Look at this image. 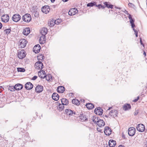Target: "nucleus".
<instances>
[{"mask_svg":"<svg viewBox=\"0 0 147 147\" xmlns=\"http://www.w3.org/2000/svg\"><path fill=\"white\" fill-rule=\"evenodd\" d=\"M22 20L25 22H30L31 19V15L28 13L25 14L22 17Z\"/></svg>","mask_w":147,"mask_h":147,"instance_id":"nucleus-1","label":"nucleus"},{"mask_svg":"<svg viewBox=\"0 0 147 147\" xmlns=\"http://www.w3.org/2000/svg\"><path fill=\"white\" fill-rule=\"evenodd\" d=\"M136 129L133 127L129 128L128 129V134L130 136H133L135 134Z\"/></svg>","mask_w":147,"mask_h":147,"instance_id":"nucleus-2","label":"nucleus"},{"mask_svg":"<svg viewBox=\"0 0 147 147\" xmlns=\"http://www.w3.org/2000/svg\"><path fill=\"white\" fill-rule=\"evenodd\" d=\"M145 126L142 124H138L136 127V129L138 131L142 132L144 131L145 130Z\"/></svg>","mask_w":147,"mask_h":147,"instance_id":"nucleus-3","label":"nucleus"},{"mask_svg":"<svg viewBox=\"0 0 147 147\" xmlns=\"http://www.w3.org/2000/svg\"><path fill=\"white\" fill-rule=\"evenodd\" d=\"M19 46L22 48L25 47L27 43V41L24 39H23L20 40L19 41Z\"/></svg>","mask_w":147,"mask_h":147,"instance_id":"nucleus-4","label":"nucleus"},{"mask_svg":"<svg viewBox=\"0 0 147 147\" xmlns=\"http://www.w3.org/2000/svg\"><path fill=\"white\" fill-rule=\"evenodd\" d=\"M21 17L18 14H14L12 16V20L15 22H18L21 19Z\"/></svg>","mask_w":147,"mask_h":147,"instance_id":"nucleus-5","label":"nucleus"},{"mask_svg":"<svg viewBox=\"0 0 147 147\" xmlns=\"http://www.w3.org/2000/svg\"><path fill=\"white\" fill-rule=\"evenodd\" d=\"M25 51L24 50L20 51L18 54V57L20 59H22L26 56Z\"/></svg>","mask_w":147,"mask_h":147,"instance_id":"nucleus-6","label":"nucleus"},{"mask_svg":"<svg viewBox=\"0 0 147 147\" xmlns=\"http://www.w3.org/2000/svg\"><path fill=\"white\" fill-rule=\"evenodd\" d=\"M35 66V68L38 69H42L43 67V64L40 61H38L36 63Z\"/></svg>","mask_w":147,"mask_h":147,"instance_id":"nucleus-7","label":"nucleus"},{"mask_svg":"<svg viewBox=\"0 0 147 147\" xmlns=\"http://www.w3.org/2000/svg\"><path fill=\"white\" fill-rule=\"evenodd\" d=\"M1 20L3 22H7L9 20V16L7 14L3 15L1 17Z\"/></svg>","mask_w":147,"mask_h":147,"instance_id":"nucleus-8","label":"nucleus"},{"mask_svg":"<svg viewBox=\"0 0 147 147\" xmlns=\"http://www.w3.org/2000/svg\"><path fill=\"white\" fill-rule=\"evenodd\" d=\"M111 128L108 127H105L104 132L105 134L107 136H109L111 134Z\"/></svg>","mask_w":147,"mask_h":147,"instance_id":"nucleus-9","label":"nucleus"},{"mask_svg":"<svg viewBox=\"0 0 147 147\" xmlns=\"http://www.w3.org/2000/svg\"><path fill=\"white\" fill-rule=\"evenodd\" d=\"M41 48L39 45H37L33 47V51L36 53H38L40 51Z\"/></svg>","mask_w":147,"mask_h":147,"instance_id":"nucleus-10","label":"nucleus"},{"mask_svg":"<svg viewBox=\"0 0 147 147\" xmlns=\"http://www.w3.org/2000/svg\"><path fill=\"white\" fill-rule=\"evenodd\" d=\"M49 6L48 5L43 7L42 8V11L44 13H47L50 11Z\"/></svg>","mask_w":147,"mask_h":147,"instance_id":"nucleus-11","label":"nucleus"},{"mask_svg":"<svg viewBox=\"0 0 147 147\" xmlns=\"http://www.w3.org/2000/svg\"><path fill=\"white\" fill-rule=\"evenodd\" d=\"M33 86V84L30 82H27L25 84V88L27 90H30L32 89Z\"/></svg>","mask_w":147,"mask_h":147,"instance_id":"nucleus-12","label":"nucleus"},{"mask_svg":"<svg viewBox=\"0 0 147 147\" xmlns=\"http://www.w3.org/2000/svg\"><path fill=\"white\" fill-rule=\"evenodd\" d=\"M103 110L100 107L96 108L94 110L95 113L97 115H101L102 113Z\"/></svg>","mask_w":147,"mask_h":147,"instance_id":"nucleus-13","label":"nucleus"},{"mask_svg":"<svg viewBox=\"0 0 147 147\" xmlns=\"http://www.w3.org/2000/svg\"><path fill=\"white\" fill-rule=\"evenodd\" d=\"M117 110H112L109 113V115L111 116H113V117H115L117 116Z\"/></svg>","mask_w":147,"mask_h":147,"instance_id":"nucleus-14","label":"nucleus"},{"mask_svg":"<svg viewBox=\"0 0 147 147\" xmlns=\"http://www.w3.org/2000/svg\"><path fill=\"white\" fill-rule=\"evenodd\" d=\"M38 75L40 78H44L46 76V73L45 71L42 70L38 72Z\"/></svg>","mask_w":147,"mask_h":147,"instance_id":"nucleus-15","label":"nucleus"},{"mask_svg":"<svg viewBox=\"0 0 147 147\" xmlns=\"http://www.w3.org/2000/svg\"><path fill=\"white\" fill-rule=\"evenodd\" d=\"M96 124L99 127H101L105 125V123L103 120L99 119Z\"/></svg>","mask_w":147,"mask_h":147,"instance_id":"nucleus-16","label":"nucleus"},{"mask_svg":"<svg viewBox=\"0 0 147 147\" xmlns=\"http://www.w3.org/2000/svg\"><path fill=\"white\" fill-rule=\"evenodd\" d=\"M43 89V86L38 85L36 87L35 91L38 93H40L42 91Z\"/></svg>","mask_w":147,"mask_h":147,"instance_id":"nucleus-17","label":"nucleus"},{"mask_svg":"<svg viewBox=\"0 0 147 147\" xmlns=\"http://www.w3.org/2000/svg\"><path fill=\"white\" fill-rule=\"evenodd\" d=\"M116 144V142L115 140H111L109 141V145L110 147H114Z\"/></svg>","mask_w":147,"mask_h":147,"instance_id":"nucleus-18","label":"nucleus"},{"mask_svg":"<svg viewBox=\"0 0 147 147\" xmlns=\"http://www.w3.org/2000/svg\"><path fill=\"white\" fill-rule=\"evenodd\" d=\"M65 88L62 86H58L57 89V92L60 93H62L65 91Z\"/></svg>","mask_w":147,"mask_h":147,"instance_id":"nucleus-19","label":"nucleus"},{"mask_svg":"<svg viewBox=\"0 0 147 147\" xmlns=\"http://www.w3.org/2000/svg\"><path fill=\"white\" fill-rule=\"evenodd\" d=\"M47 32V29L45 28H43L40 31V33L42 35L45 36Z\"/></svg>","mask_w":147,"mask_h":147,"instance_id":"nucleus-20","label":"nucleus"},{"mask_svg":"<svg viewBox=\"0 0 147 147\" xmlns=\"http://www.w3.org/2000/svg\"><path fill=\"white\" fill-rule=\"evenodd\" d=\"M59 96L57 93H54L52 94V97L54 100L57 101L59 99Z\"/></svg>","mask_w":147,"mask_h":147,"instance_id":"nucleus-21","label":"nucleus"},{"mask_svg":"<svg viewBox=\"0 0 147 147\" xmlns=\"http://www.w3.org/2000/svg\"><path fill=\"white\" fill-rule=\"evenodd\" d=\"M15 89L16 90H20L23 88L22 85L21 84H17L15 86Z\"/></svg>","mask_w":147,"mask_h":147,"instance_id":"nucleus-22","label":"nucleus"},{"mask_svg":"<svg viewBox=\"0 0 147 147\" xmlns=\"http://www.w3.org/2000/svg\"><path fill=\"white\" fill-rule=\"evenodd\" d=\"M30 31L29 28H26L24 29L23 33L25 35H27L30 33Z\"/></svg>","mask_w":147,"mask_h":147,"instance_id":"nucleus-23","label":"nucleus"},{"mask_svg":"<svg viewBox=\"0 0 147 147\" xmlns=\"http://www.w3.org/2000/svg\"><path fill=\"white\" fill-rule=\"evenodd\" d=\"M65 112L67 115H72L73 113V112L69 109H67L65 110Z\"/></svg>","mask_w":147,"mask_h":147,"instance_id":"nucleus-24","label":"nucleus"},{"mask_svg":"<svg viewBox=\"0 0 147 147\" xmlns=\"http://www.w3.org/2000/svg\"><path fill=\"white\" fill-rule=\"evenodd\" d=\"M86 106L89 109H91L94 107V105L91 103H88L86 104Z\"/></svg>","mask_w":147,"mask_h":147,"instance_id":"nucleus-25","label":"nucleus"},{"mask_svg":"<svg viewBox=\"0 0 147 147\" xmlns=\"http://www.w3.org/2000/svg\"><path fill=\"white\" fill-rule=\"evenodd\" d=\"M129 19L130 20V22L131 24V27L132 28H133L135 26L134 24V21L131 17V15H129Z\"/></svg>","mask_w":147,"mask_h":147,"instance_id":"nucleus-26","label":"nucleus"},{"mask_svg":"<svg viewBox=\"0 0 147 147\" xmlns=\"http://www.w3.org/2000/svg\"><path fill=\"white\" fill-rule=\"evenodd\" d=\"M45 36L44 35H42L40 38L39 41L40 44H43L45 42Z\"/></svg>","mask_w":147,"mask_h":147,"instance_id":"nucleus-27","label":"nucleus"},{"mask_svg":"<svg viewBox=\"0 0 147 147\" xmlns=\"http://www.w3.org/2000/svg\"><path fill=\"white\" fill-rule=\"evenodd\" d=\"M61 102L62 104L64 105H66L68 104V101L67 100L63 98L61 99Z\"/></svg>","mask_w":147,"mask_h":147,"instance_id":"nucleus-28","label":"nucleus"},{"mask_svg":"<svg viewBox=\"0 0 147 147\" xmlns=\"http://www.w3.org/2000/svg\"><path fill=\"white\" fill-rule=\"evenodd\" d=\"M72 102L73 104L76 105H78L80 103L79 100L77 99H74L72 100Z\"/></svg>","mask_w":147,"mask_h":147,"instance_id":"nucleus-29","label":"nucleus"},{"mask_svg":"<svg viewBox=\"0 0 147 147\" xmlns=\"http://www.w3.org/2000/svg\"><path fill=\"white\" fill-rule=\"evenodd\" d=\"M99 119L97 116H93L92 117V120L95 123H97Z\"/></svg>","mask_w":147,"mask_h":147,"instance_id":"nucleus-30","label":"nucleus"},{"mask_svg":"<svg viewBox=\"0 0 147 147\" xmlns=\"http://www.w3.org/2000/svg\"><path fill=\"white\" fill-rule=\"evenodd\" d=\"M131 108L130 105L129 104H125L123 107V109L126 111Z\"/></svg>","mask_w":147,"mask_h":147,"instance_id":"nucleus-31","label":"nucleus"},{"mask_svg":"<svg viewBox=\"0 0 147 147\" xmlns=\"http://www.w3.org/2000/svg\"><path fill=\"white\" fill-rule=\"evenodd\" d=\"M64 108V105L63 104H59L58 105V109L60 111H61Z\"/></svg>","mask_w":147,"mask_h":147,"instance_id":"nucleus-32","label":"nucleus"},{"mask_svg":"<svg viewBox=\"0 0 147 147\" xmlns=\"http://www.w3.org/2000/svg\"><path fill=\"white\" fill-rule=\"evenodd\" d=\"M104 4L105 5L106 7L108 8H111L112 9L113 8V5L111 4H108V3L107 2H105Z\"/></svg>","mask_w":147,"mask_h":147,"instance_id":"nucleus-33","label":"nucleus"},{"mask_svg":"<svg viewBox=\"0 0 147 147\" xmlns=\"http://www.w3.org/2000/svg\"><path fill=\"white\" fill-rule=\"evenodd\" d=\"M55 24L54 20H51L49 22L48 24L51 27L53 26Z\"/></svg>","mask_w":147,"mask_h":147,"instance_id":"nucleus-34","label":"nucleus"},{"mask_svg":"<svg viewBox=\"0 0 147 147\" xmlns=\"http://www.w3.org/2000/svg\"><path fill=\"white\" fill-rule=\"evenodd\" d=\"M70 10H71V11L73 13L74 15H75L78 12V11L77 9L75 8L71 9Z\"/></svg>","mask_w":147,"mask_h":147,"instance_id":"nucleus-35","label":"nucleus"},{"mask_svg":"<svg viewBox=\"0 0 147 147\" xmlns=\"http://www.w3.org/2000/svg\"><path fill=\"white\" fill-rule=\"evenodd\" d=\"M52 76L50 74H49L48 75H46L45 76V78H46V80L47 81H50V79H51L52 78Z\"/></svg>","mask_w":147,"mask_h":147,"instance_id":"nucleus-36","label":"nucleus"},{"mask_svg":"<svg viewBox=\"0 0 147 147\" xmlns=\"http://www.w3.org/2000/svg\"><path fill=\"white\" fill-rule=\"evenodd\" d=\"M80 119H81L82 121H85L87 120V119L85 115L81 116L80 117Z\"/></svg>","mask_w":147,"mask_h":147,"instance_id":"nucleus-37","label":"nucleus"},{"mask_svg":"<svg viewBox=\"0 0 147 147\" xmlns=\"http://www.w3.org/2000/svg\"><path fill=\"white\" fill-rule=\"evenodd\" d=\"M96 4V3L94 2H91L90 3H88L87 5V7H92L93 6L95 5Z\"/></svg>","mask_w":147,"mask_h":147,"instance_id":"nucleus-38","label":"nucleus"},{"mask_svg":"<svg viewBox=\"0 0 147 147\" xmlns=\"http://www.w3.org/2000/svg\"><path fill=\"white\" fill-rule=\"evenodd\" d=\"M11 31V30L10 29H6L4 30V32L6 34H8L10 33Z\"/></svg>","mask_w":147,"mask_h":147,"instance_id":"nucleus-39","label":"nucleus"},{"mask_svg":"<svg viewBox=\"0 0 147 147\" xmlns=\"http://www.w3.org/2000/svg\"><path fill=\"white\" fill-rule=\"evenodd\" d=\"M8 89L11 91H13L15 90V86H9L8 87Z\"/></svg>","mask_w":147,"mask_h":147,"instance_id":"nucleus-40","label":"nucleus"},{"mask_svg":"<svg viewBox=\"0 0 147 147\" xmlns=\"http://www.w3.org/2000/svg\"><path fill=\"white\" fill-rule=\"evenodd\" d=\"M17 70L18 72H24L25 71V69L22 68H18Z\"/></svg>","mask_w":147,"mask_h":147,"instance_id":"nucleus-41","label":"nucleus"},{"mask_svg":"<svg viewBox=\"0 0 147 147\" xmlns=\"http://www.w3.org/2000/svg\"><path fill=\"white\" fill-rule=\"evenodd\" d=\"M55 24H59L61 22V20L57 19L56 20H55Z\"/></svg>","mask_w":147,"mask_h":147,"instance_id":"nucleus-42","label":"nucleus"},{"mask_svg":"<svg viewBox=\"0 0 147 147\" xmlns=\"http://www.w3.org/2000/svg\"><path fill=\"white\" fill-rule=\"evenodd\" d=\"M128 5L129 7L132 8H134L135 7L134 5L131 3H128Z\"/></svg>","mask_w":147,"mask_h":147,"instance_id":"nucleus-43","label":"nucleus"},{"mask_svg":"<svg viewBox=\"0 0 147 147\" xmlns=\"http://www.w3.org/2000/svg\"><path fill=\"white\" fill-rule=\"evenodd\" d=\"M68 14L69 15H70V16L74 15L73 14V13L71 11V10H70L68 12Z\"/></svg>","mask_w":147,"mask_h":147,"instance_id":"nucleus-44","label":"nucleus"},{"mask_svg":"<svg viewBox=\"0 0 147 147\" xmlns=\"http://www.w3.org/2000/svg\"><path fill=\"white\" fill-rule=\"evenodd\" d=\"M139 96H138L137 97V99H135L134 100H133V101L134 102H136L139 99Z\"/></svg>","mask_w":147,"mask_h":147,"instance_id":"nucleus-45","label":"nucleus"},{"mask_svg":"<svg viewBox=\"0 0 147 147\" xmlns=\"http://www.w3.org/2000/svg\"><path fill=\"white\" fill-rule=\"evenodd\" d=\"M96 7H97L99 9H100V7L101 6V4H99V5H96V4L95 5Z\"/></svg>","mask_w":147,"mask_h":147,"instance_id":"nucleus-46","label":"nucleus"},{"mask_svg":"<svg viewBox=\"0 0 147 147\" xmlns=\"http://www.w3.org/2000/svg\"><path fill=\"white\" fill-rule=\"evenodd\" d=\"M37 78V76H34L32 78V80H35L36 79V78Z\"/></svg>","mask_w":147,"mask_h":147,"instance_id":"nucleus-47","label":"nucleus"},{"mask_svg":"<svg viewBox=\"0 0 147 147\" xmlns=\"http://www.w3.org/2000/svg\"><path fill=\"white\" fill-rule=\"evenodd\" d=\"M101 6L100 8H101L102 9H104L105 8V7L103 5H101V6Z\"/></svg>","mask_w":147,"mask_h":147,"instance_id":"nucleus-48","label":"nucleus"},{"mask_svg":"<svg viewBox=\"0 0 147 147\" xmlns=\"http://www.w3.org/2000/svg\"><path fill=\"white\" fill-rule=\"evenodd\" d=\"M3 26L2 24L0 22V29H1Z\"/></svg>","mask_w":147,"mask_h":147,"instance_id":"nucleus-49","label":"nucleus"},{"mask_svg":"<svg viewBox=\"0 0 147 147\" xmlns=\"http://www.w3.org/2000/svg\"><path fill=\"white\" fill-rule=\"evenodd\" d=\"M133 30L135 32V33H136L137 32H138L137 31V30H136V29H134V28L133 29Z\"/></svg>","mask_w":147,"mask_h":147,"instance_id":"nucleus-50","label":"nucleus"},{"mask_svg":"<svg viewBox=\"0 0 147 147\" xmlns=\"http://www.w3.org/2000/svg\"><path fill=\"white\" fill-rule=\"evenodd\" d=\"M135 34L136 37H138V32H137L136 33H135Z\"/></svg>","mask_w":147,"mask_h":147,"instance_id":"nucleus-51","label":"nucleus"},{"mask_svg":"<svg viewBox=\"0 0 147 147\" xmlns=\"http://www.w3.org/2000/svg\"><path fill=\"white\" fill-rule=\"evenodd\" d=\"M98 129H99L98 128H97V130L98 131L100 132H101V131H102V130H99Z\"/></svg>","mask_w":147,"mask_h":147,"instance_id":"nucleus-52","label":"nucleus"},{"mask_svg":"<svg viewBox=\"0 0 147 147\" xmlns=\"http://www.w3.org/2000/svg\"><path fill=\"white\" fill-rule=\"evenodd\" d=\"M69 0H62V1L64 2H66L68 1Z\"/></svg>","mask_w":147,"mask_h":147,"instance_id":"nucleus-53","label":"nucleus"},{"mask_svg":"<svg viewBox=\"0 0 147 147\" xmlns=\"http://www.w3.org/2000/svg\"><path fill=\"white\" fill-rule=\"evenodd\" d=\"M143 54H144V55L145 56H146V52L145 51L144 52V53H143Z\"/></svg>","mask_w":147,"mask_h":147,"instance_id":"nucleus-54","label":"nucleus"},{"mask_svg":"<svg viewBox=\"0 0 147 147\" xmlns=\"http://www.w3.org/2000/svg\"><path fill=\"white\" fill-rule=\"evenodd\" d=\"M42 57V59H43V58H42L43 57H42V55H40V56H38V57Z\"/></svg>","mask_w":147,"mask_h":147,"instance_id":"nucleus-55","label":"nucleus"},{"mask_svg":"<svg viewBox=\"0 0 147 147\" xmlns=\"http://www.w3.org/2000/svg\"><path fill=\"white\" fill-rule=\"evenodd\" d=\"M52 2H54L55 0H50Z\"/></svg>","mask_w":147,"mask_h":147,"instance_id":"nucleus-56","label":"nucleus"},{"mask_svg":"<svg viewBox=\"0 0 147 147\" xmlns=\"http://www.w3.org/2000/svg\"><path fill=\"white\" fill-rule=\"evenodd\" d=\"M140 42L141 45H142V40L141 39L140 40Z\"/></svg>","mask_w":147,"mask_h":147,"instance_id":"nucleus-57","label":"nucleus"},{"mask_svg":"<svg viewBox=\"0 0 147 147\" xmlns=\"http://www.w3.org/2000/svg\"><path fill=\"white\" fill-rule=\"evenodd\" d=\"M118 147H124V146H123L122 145H120L118 146Z\"/></svg>","mask_w":147,"mask_h":147,"instance_id":"nucleus-58","label":"nucleus"},{"mask_svg":"<svg viewBox=\"0 0 147 147\" xmlns=\"http://www.w3.org/2000/svg\"><path fill=\"white\" fill-rule=\"evenodd\" d=\"M1 88H3L2 86H0V89L1 90H2L1 89Z\"/></svg>","mask_w":147,"mask_h":147,"instance_id":"nucleus-59","label":"nucleus"},{"mask_svg":"<svg viewBox=\"0 0 147 147\" xmlns=\"http://www.w3.org/2000/svg\"><path fill=\"white\" fill-rule=\"evenodd\" d=\"M112 107H109V109L107 110V111H108L109 110H110V109Z\"/></svg>","mask_w":147,"mask_h":147,"instance_id":"nucleus-60","label":"nucleus"},{"mask_svg":"<svg viewBox=\"0 0 147 147\" xmlns=\"http://www.w3.org/2000/svg\"><path fill=\"white\" fill-rule=\"evenodd\" d=\"M145 145H146V147H147V142H146V144Z\"/></svg>","mask_w":147,"mask_h":147,"instance_id":"nucleus-61","label":"nucleus"},{"mask_svg":"<svg viewBox=\"0 0 147 147\" xmlns=\"http://www.w3.org/2000/svg\"><path fill=\"white\" fill-rule=\"evenodd\" d=\"M118 9H120L121 8H118V7H116Z\"/></svg>","mask_w":147,"mask_h":147,"instance_id":"nucleus-62","label":"nucleus"},{"mask_svg":"<svg viewBox=\"0 0 147 147\" xmlns=\"http://www.w3.org/2000/svg\"><path fill=\"white\" fill-rule=\"evenodd\" d=\"M137 113H135L134 115H137Z\"/></svg>","mask_w":147,"mask_h":147,"instance_id":"nucleus-63","label":"nucleus"},{"mask_svg":"<svg viewBox=\"0 0 147 147\" xmlns=\"http://www.w3.org/2000/svg\"><path fill=\"white\" fill-rule=\"evenodd\" d=\"M105 117H107V115H106L105 116Z\"/></svg>","mask_w":147,"mask_h":147,"instance_id":"nucleus-64","label":"nucleus"}]
</instances>
